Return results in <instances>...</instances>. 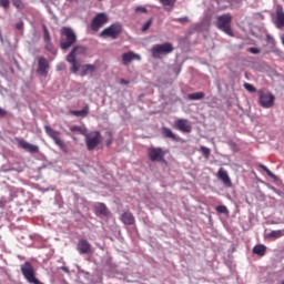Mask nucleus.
<instances>
[{
  "label": "nucleus",
  "instance_id": "obj_1",
  "mask_svg": "<svg viewBox=\"0 0 284 284\" xmlns=\"http://www.w3.org/2000/svg\"><path fill=\"white\" fill-rule=\"evenodd\" d=\"M77 43V33L72 28L63 27L60 30V48L61 50H69L72 44Z\"/></svg>",
  "mask_w": 284,
  "mask_h": 284
},
{
  "label": "nucleus",
  "instance_id": "obj_2",
  "mask_svg": "<svg viewBox=\"0 0 284 284\" xmlns=\"http://www.w3.org/2000/svg\"><path fill=\"white\" fill-rule=\"evenodd\" d=\"M88 48L83 45H77L74 47L71 52L67 55L68 63L71 64V72L72 74H77L79 72V63L77 62V57L87 54Z\"/></svg>",
  "mask_w": 284,
  "mask_h": 284
},
{
  "label": "nucleus",
  "instance_id": "obj_3",
  "mask_svg": "<svg viewBox=\"0 0 284 284\" xmlns=\"http://www.w3.org/2000/svg\"><path fill=\"white\" fill-rule=\"evenodd\" d=\"M215 26L229 37H234V31H232V16L230 13L219 16Z\"/></svg>",
  "mask_w": 284,
  "mask_h": 284
},
{
  "label": "nucleus",
  "instance_id": "obj_4",
  "mask_svg": "<svg viewBox=\"0 0 284 284\" xmlns=\"http://www.w3.org/2000/svg\"><path fill=\"white\" fill-rule=\"evenodd\" d=\"M171 52H174V45H172V43L170 42L154 44L151 49V54L153 59H161V57L165 54H171Z\"/></svg>",
  "mask_w": 284,
  "mask_h": 284
},
{
  "label": "nucleus",
  "instance_id": "obj_5",
  "mask_svg": "<svg viewBox=\"0 0 284 284\" xmlns=\"http://www.w3.org/2000/svg\"><path fill=\"white\" fill-rule=\"evenodd\" d=\"M165 154H168V151L162 148L151 146L148 150V156L152 163H168Z\"/></svg>",
  "mask_w": 284,
  "mask_h": 284
},
{
  "label": "nucleus",
  "instance_id": "obj_6",
  "mask_svg": "<svg viewBox=\"0 0 284 284\" xmlns=\"http://www.w3.org/2000/svg\"><path fill=\"white\" fill-rule=\"evenodd\" d=\"M44 132H45V134H48V136H50V139H52L54 141L55 145H58V148H60V150H62V152H68V145L61 139V136H60L61 133L59 131H55L50 125H45Z\"/></svg>",
  "mask_w": 284,
  "mask_h": 284
},
{
  "label": "nucleus",
  "instance_id": "obj_7",
  "mask_svg": "<svg viewBox=\"0 0 284 284\" xmlns=\"http://www.w3.org/2000/svg\"><path fill=\"white\" fill-rule=\"evenodd\" d=\"M123 31V27L121 23H113L110 27L105 28L101 33L100 37L104 39H119V34Z\"/></svg>",
  "mask_w": 284,
  "mask_h": 284
},
{
  "label": "nucleus",
  "instance_id": "obj_8",
  "mask_svg": "<svg viewBox=\"0 0 284 284\" xmlns=\"http://www.w3.org/2000/svg\"><path fill=\"white\" fill-rule=\"evenodd\" d=\"M257 94H258V103L262 108H265V109L274 108V101L276 99L274 94L263 90H260Z\"/></svg>",
  "mask_w": 284,
  "mask_h": 284
},
{
  "label": "nucleus",
  "instance_id": "obj_9",
  "mask_svg": "<svg viewBox=\"0 0 284 284\" xmlns=\"http://www.w3.org/2000/svg\"><path fill=\"white\" fill-rule=\"evenodd\" d=\"M49 72H50V61H48V58L45 57H39L37 74L45 79L48 78Z\"/></svg>",
  "mask_w": 284,
  "mask_h": 284
},
{
  "label": "nucleus",
  "instance_id": "obj_10",
  "mask_svg": "<svg viewBox=\"0 0 284 284\" xmlns=\"http://www.w3.org/2000/svg\"><path fill=\"white\" fill-rule=\"evenodd\" d=\"M108 23V16L105 13L97 14L91 22V30L99 32V29Z\"/></svg>",
  "mask_w": 284,
  "mask_h": 284
},
{
  "label": "nucleus",
  "instance_id": "obj_11",
  "mask_svg": "<svg viewBox=\"0 0 284 284\" xmlns=\"http://www.w3.org/2000/svg\"><path fill=\"white\" fill-rule=\"evenodd\" d=\"M273 23L277 30H283L284 28V10L281 6L276 7L275 17H273Z\"/></svg>",
  "mask_w": 284,
  "mask_h": 284
},
{
  "label": "nucleus",
  "instance_id": "obj_12",
  "mask_svg": "<svg viewBox=\"0 0 284 284\" xmlns=\"http://www.w3.org/2000/svg\"><path fill=\"white\" fill-rule=\"evenodd\" d=\"M174 128H175V130H179L180 132H184L185 134H190V132H192V124L190 123V120H187V119L176 120Z\"/></svg>",
  "mask_w": 284,
  "mask_h": 284
},
{
  "label": "nucleus",
  "instance_id": "obj_13",
  "mask_svg": "<svg viewBox=\"0 0 284 284\" xmlns=\"http://www.w3.org/2000/svg\"><path fill=\"white\" fill-rule=\"evenodd\" d=\"M99 143H101V133H99L98 131L87 136V148L89 151L94 150V148H97Z\"/></svg>",
  "mask_w": 284,
  "mask_h": 284
},
{
  "label": "nucleus",
  "instance_id": "obj_14",
  "mask_svg": "<svg viewBox=\"0 0 284 284\" xmlns=\"http://www.w3.org/2000/svg\"><path fill=\"white\" fill-rule=\"evenodd\" d=\"M17 143L22 150L30 152L31 154H39V146L34 144H30L28 141L23 139H17Z\"/></svg>",
  "mask_w": 284,
  "mask_h": 284
},
{
  "label": "nucleus",
  "instance_id": "obj_15",
  "mask_svg": "<svg viewBox=\"0 0 284 284\" xmlns=\"http://www.w3.org/2000/svg\"><path fill=\"white\" fill-rule=\"evenodd\" d=\"M132 61H141V55L134 53V51H130L122 54V63L123 65H130Z\"/></svg>",
  "mask_w": 284,
  "mask_h": 284
},
{
  "label": "nucleus",
  "instance_id": "obj_16",
  "mask_svg": "<svg viewBox=\"0 0 284 284\" xmlns=\"http://www.w3.org/2000/svg\"><path fill=\"white\" fill-rule=\"evenodd\" d=\"M77 250L79 254H90L92 252V245L88 240H79Z\"/></svg>",
  "mask_w": 284,
  "mask_h": 284
},
{
  "label": "nucleus",
  "instance_id": "obj_17",
  "mask_svg": "<svg viewBox=\"0 0 284 284\" xmlns=\"http://www.w3.org/2000/svg\"><path fill=\"white\" fill-rule=\"evenodd\" d=\"M93 210H94V214L97 216H109L110 215V210L108 209V206L101 202L95 203L93 205Z\"/></svg>",
  "mask_w": 284,
  "mask_h": 284
},
{
  "label": "nucleus",
  "instance_id": "obj_18",
  "mask_svg": "<svg viewBox=\"0 0 284 284\" xmlns=\"http://www.w3.org/2000/svg\"><path fill=\"white\" fill-rule=\"evenodd\" d=\"M217 178L221 182L224 183L226 187H232V180L230 179V175L227 174V171H225V169L221 168L219 170Z\"/></svg>",
  "mask_w": 284,
  "mask_h": 284
},
{
  "label": "nucleus",
  "instance_id": "obj_19",
  "mask_svg": "<svg viewBox=\"0 0 284 284\" xmlns=\"http://www.w3.org/2000/svg\"><path fill=\"white\" fill-rule=\"evenodd\" d=\"M162 134L164 139H171L172 141H181V138L174 134V132H172L169 128L163 126Z\"/></svg>",
  "mask_w": 284,
  "mask_h": 284
},
{
  "label": "nucleus",
  "instance_id": "obj_20",
  "mask_svg": "<svg viewBox=\"0 0 284 284\" xmlns=\"http://www.w3.org/2000/svg\"><path fill=\"white\" fill-rule=\"evenodd\" d=\"M121 221L124 225H134V215L131 212H124L121 215Z\"/></svg>",
  "mask_w": 284,
  "mask_h": 284
},
{
  "label": "nucleus",
  "instance_id": "obj_21",
  "mask_svg": "<svg viewBox=\"0 0 284 284\" xmlns=\"http://www.w3.org/2000/svg\"><path fill=\"white\" fill-rule=\"evenodd\" d=\"M159 1L163 6L164 10H166V12H172V9L176 3V0H159Z\"/></svg>",
  "mask_w": 284,
  "mask_h": 284
},
{
  "label": "nucleus",
  "instance_id": "obj_22",
  "mask_svg": "<svg viewBox=\"0 0 284 284\" xmlns=\"http://www.w3.org/2000/svg\"><path fill=\"white\" fill-rule=\"evenodd\" d=\"M267 252V246L263 244H257L253 247V254L257 256H263Z\"/></svg>",
  "mask_w": 284,
  "mask_h": 284
},
{
  "label": "nucleus",
  "instance_id": "obj_23",
  "mask_svg": "<svg viewBox=\"0 0 284 284\" xmlns=\"http://www.w3.org/2000/svg\"><path fill=\"white\" fill-rule=\"evenodd\" d=\"M187 99L190 101H200L201 99H205V93H203V92L190 93L187 95Z\"/></svg>",
  "mask_w": 284,
  "mask_h": 284
},
{
  "label": "nucleus",
  "instance_id": "obj_24",
  "mask_svg": "<svg viewBox=\"0 0 284 284\" xmlns=\"http://www.w3.org/2000/svg\"><path fill=\"white\" fill-rule=\"evenodd\" d=\"M89 111H90V108L89 106H84L82 110H73V111H71V114L73 116H85Z\"/></svg>",
  "mask_w": 284,
  "mask_h": 284
},
{
  "label": "nucleus",
  "instance_id": "obj_25",
  "mask_svg": "<svg viewBox=\"0 0 284 284\" xmlns=\"http://www.w3.org/2000/svg\"><path fill=\"white\" fill-rule=\"evenodd\" d=\"M281 236H284V230L272 231L268 233L270 239H281Z\"/></svg>",
  "mask_w": 284,
  "mask_h": 284
},
{
  "label": "nucleus",
  "instance_id": "obj_26",
  "mask_svg": "<svg viewBox=\"0 0 284 284\" xmlns=\"http://www.w3.org/2000/svg\"><path fill=\"white\" fill-rule=\"evenodd\" d=\"M45 43V50L50 52L51 54H57V49L54 48V44H52V41L44 42Z\"/></svg>",
  "mask_w": 284,
  "mask_h": 284
},
{
  "label": "nucleus",
  "instance_id": "obj_27",
  "mask_svg": "<svg viewBox=\"0 0 284 284\" xmlns=\"http://www.w3.org/2000/svg\"><path fill=\"white\" fill-rule=\"evenodd\" d=\"M258 168H261V170H263V172H265L271 179H276V175L272 171H270V169H267L265 164H260Z\"/></svg>",
  "mask_w": 284,
  "mask_h": 284
},
{
  "label": "nucleus",
  "instance_id": "obj_28",
  "mask_svg": "<svg viewBox=\"0 0 284 284\" xmlns=\"http://www.w3.org/2000/svg\"><path fill=\"white\" fill-rule=\"evenodd\" d=\"M71 132H78V134H85V129L79 125L70 126Z\"/></svg>",
  "mask_w": 284,
  "mask_h": 284
},
{
  "label": "nucleus",
  "instance_id": "obj_29",
  "mask_svg": "<svg viewBox=\"0 0 284 284\" xmlns=\"http://www.w3.org/2000/svg\"><path fill=\"white\" fill-rule=\"evenodd\" d=\"M200 150H201L204 159H210V154L212 153V150H210V148L201 146Z\"/></svg>",
  "mask_w": 284,
  "mask_h": 284
},
{
  "label": "nucleus",
  "instance_id": "obj_30",
  "mask_svg": "<svg viewBox=\"0 0 284 284\" xmlns=\"http://www.w3.org/2000/svg\"><path fill=\"white\" fill-rule=\"evenodd\" d=\"M215 210L219 214H230V210L225 205H219Z\"/></svg>",
  "mask_w": 284,
  "mask_h": 284
},
{
  "label": "nucleus",
  "instance_id": "obj_31",
  "mask_svg": "<svg viewBox=\"0 0 284 284\" xmlns=\"http://www.w3.org/2000/svg\"><path fill=\"white\" fill-rule=\"evenodd\" d=\"M43 32H44V37H43L44 43H49L50 41H52V39L50 38V31H48V27H43Z\"/></svg>",
  "mask_w": 284,
  "mask_h": 284
},
{
  "label": "nucleus",
  "instance_id": "obj_32",
  "mask_svg": "<svg viewBox=\"0 0 284 284\" xmlns=\"http://www.w3.org/2000/svg\"><path fill=\"white\" fill-rule=\"evenodd\" d=\"M12 3L14 6V8H18V10H23V8H24L23 1H21V0H12Z\"/></svg>",
  "mask_w": 284,
  "mask_h": 284
},
{
  "label": "nucleus",
  "instance_id": "obj_33",
  "mask_svg": "<svg viewBox=\"0 0 284 284\" xmlns=\"http://www.w3.org/2000/svg\"><path fill=\"white\" fill-rule=\"evenodd\" d=\"M152 18L151 19H149L148 21H146V23H144L143 24V27H142V32H148V30H150V28H151V26H152Z\"/></svg>",
  "mask_w": 284,
  "mask_h": 284
},
{
  "label": "nucleus",
  "instance_id": "obj_34",
  "mask_svg": "<svg viewBox=\"0 0 284 284\" xmlns=\"http://www.w3.org/2000/svg\"><path fill=\"white\" fill-rule=\"evenodd\" d=\"M244 89L247 90V92H252V93L256 92V88L247 82L244 83Z\"/></svg>",
  "mask_w": 284,
  "mask_h": 284
},
{
  "label": "nucleus",
  "instance_id": "obj_35",
  "mask_svg": "<svg viewBox=\"0 0 284 284\" xmlns=\"http://www.w3.org/2000/svg\"><path fill=\"white\" fill-rule=\"evenodd\" d=\"M84 68L87 69V72H95L97 65L94 64H85Z\"/></svg>",
  "mask_w": 284,
  "mask_h": 284
},
{
  "label": "nucleus",
  "instance_id": "obj_36",
  "mask_svg": "<svg viewBox=\"0 0 284 284\" xmlns=\"http://www.w3.org/2000/svg\"><path fill=\"white\" fill-rule=\"evenodd\" d=\"M0 6L4 9L10 8V0H0Z\"/></svg>",
  "mask_w": 284,
  "mask_h": 284
},
{
  "label": "nucleus",
  "instance_id": "obj_37",
  "mask_svg": "<svg viewBox=\"0 0 284 284\" xmlns=\"http://www.w3.org/2000/svg\"><path fill=\"white\" fill-rule=\"evenodd\" d=\"M178 23H187L190 21V18L183 17V18H176L174 19Z\"/></svg>",
  "mask_w": 284,
  "mask_h": 284
},
{
  "label": "nucleus",
  "instance_id": "obj_38",
  "mask_svg": "<svg viewBox=\"0 0 284 284\" xmlns=\"http://www.w3.org/2000/svg\"><path fill=\"white\" fill-rule=\"evenodd\" d=\"M55 70H57L58 72H61V71L65 70V63H63V62L58 63V64L55 65Z\"/></svg>",
  "mask_w": 284,
  "mask_h": 284
},
{
  "label": "nucleus",
  "instance_id": "obj_39",
  "mask_svg": "<svg viewBox=\"0 0 284 284\" xmlns=\"http://www.w3.org/2000/svg\"><path fill=\"white\" fill-rule=\"evenodd\" d=\"M135 12H141L143 14L148 13V9L145 7L139 6L135 8Z\"/></svg>",
  "mask_w": 284,
  "mask_h": 284
},
{
  "label": "nucleus",
  "instance_id": "obj_40",
  "mask_svg": "<svg viewBox=\"0 0 284 284\" xmlns=\"http://www.w3.org/2000/svg\"><path fill=\"white\" fill-rule=\"evenodd\" d=\"M248 52H251V54H261V49L251 47L248 48Z\"/></svg>",
  "mask_w": 284,
  "mask_h": 284
},
{
  "label": "nucleus",
  "instance_id": "obj_41",
  "mask_svg": "<svg viewBox=\"0 0 284 284\" xmlns=\"http://www.w3.org/2000/svg\"><path fill=\"white\" fill-rule=\"evenodd\" d=\"M7 115H8V112L4 109L0 108V119H3V116H7Z\"/></svg>",
  "mask_w": 284,
  "mask_h": 284
},
{
  "label": "nucleus",
  "instance_id": "obj_42",
  "mask_svg": "<svg viewBox=\"0 0 284 284\" xmlns=\"http://www.w3.org/2000/svg\"><path fill=\"white\" fill-rule=\"evenodd\" d=\"M16 28L18 30H23V21H19L17 24H16Z\"/></svg>",
  "mask_w": 284,
  "mask_h": 284
},
{
  "label": "nucleus",
  "instance_id": "obj_43",
  "mask_svg": "<svg viewBox=\"0 0 284 284\" xmlns=\"http://www.w3.org/2000/svg\"><path fill=\"white\" fill-rule=\"evenodd\" d=\"M120 83H121V85H130V81H128L125 79H121Z\"/></svg>",
  "mask_w": 284,
  "mask_h": 284
},
{
  "label": "nucleus",
  "instance_id": "obj_44",
  "mask_svg": "<svg viewBox=\"0 0 284 284\" xmlns=\"http://www.w3.org/2000/svg\"><path fill=\"white\" fill-rule=\"evenodd\" d=\"M109 138L110 139L106 142L108 148H110V145H112V133H109Z\"/></svg>",
  "mask_w": 284,
  "mask_h": 284
},
{
  "label": "nucleus",
  "instance_id": "obj_45",
  "mask_svg": "<svg viewBox=\"0 0 284 284\" xmlns=\"http://www.w3.org/2000/svg\"><path fill=\"white\" fill-rule=\"evenodd\" d=\"M88 72H89L88 69L84 68V70L81 72V77H87Z\"/></svg>",
  "mask_w": 284,
  "mask_h": 284
},
{
  "label": "nucleus",
  "instance_id": "obj_46",
  "mask_svg": "<svg viewBox=\"0 0 284 284\" xmlns=\"http://www.w3.org/2000/svg\"><path fill=\"white\" fill-rule=\"evenodd\" d=\"M69 1H79V0H69Z\"/></svg>",
  "mask_w": 284,
  "mask_h": 284
},
{
  "label": "nucleus",
  "instance_id": "obj_47",
  "mask_svg": "<svg viewBox=\"0 0 284 284\" xmlns=\"http://www.w3.org/2000/svg\"><path fill=\"white\" fill-rule=\"evenodd\" d=\"M282 284H284V282H282Z\"/></svg>",
  "mask_w": 284,
  "mask_h": 284
}]
</instances>
